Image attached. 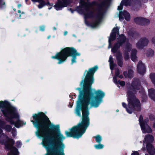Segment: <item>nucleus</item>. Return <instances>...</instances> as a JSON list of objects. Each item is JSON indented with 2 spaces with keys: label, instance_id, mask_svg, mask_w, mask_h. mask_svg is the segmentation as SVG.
I'll return each mask as SVG.
<instances>
[{
  "label": "nucleus",
  "instance_id": "f257e3e1",
  "mask_svg": "<svg viewBox=\"0 0 155 155\" xmlns=\"http://www.w3.org/2000/svg\"><path fill=\"white\" fill-rule=\"evenodd\" d=\"M33 117L35 120L31 121L37 129L36 135L42 138V144L47 150L45 155H64L63 141L65 137L61 133L59 125L51 124L42 112L34 114Z\"/></svg>",
  "mask_w": 155,
  "mask_h": 155
},
{
  "label": "nucleus",
  "instance_id": "f03ea898",
  "mask_svg": "<svg viewBox=\"0 0 155 155\" xmlns=\"http://www.w3.org/2000/svg\"><path fill=\"white\" fill-rule=\"evenodd\" d=\"M90 90H87L84 92L80 93V99L82 101L83 105L82 120L77 126L74 127L70 129V131H65L67 137H72L74 138H78L81 137L85 132L86 129L89 125V114L88 106L97 107L102 101V98L105 95L104 93L101 90L95 91V96Z\"/></svg>",
  "mask_w": 155,
  "mask_h": 155
},
{
  "label": "nucleus",
  "instance_id": "7ed1b4c3",
  "mask_svg": "<svg viewBox=\"0 0 155 155\" xmlns=\"http://www.w3.org/2000/svg\"><path fill=\"white\" fill-rule=\"evenodd\" d=\"M110 0H105L103 2L101 5L98 11L96 14L94 12H91L89 10L90 6V4L85 3L81 0V4L82 5V9H84L82 13L84 15L85 18L93 17L95 20L94 22L92 25L93 27H95L100 22L104 14V9L110 3Z\"/></svg>",
  "mask_w": 155,
  "mask_h": 155
},
{
  "label": "nucleus",
  "instance_id": "20e7f679",
  "mask_svg": "<svg viewBox=\"0 0 155 155\" xmlns=\"http://www.w3.org/2000/svg\"><path fill=\"white\" fill-rule=\"evenodd\" d=\"M3 105L5 109L2 110V111L7 117V120L11 124H14L18 128L25 124V122L19 119V115L15 108L9 107L7 104H3Z\"/></svg>",
  "mask_w": 155,
  "mask_h": 155
},
{
  "label": "nucleus",
  "instance_id": "39448f33",
  "mask_svg": "<svg viewBox=\"0 0 155 155\" xmlns=\"http://www.w3.org/2000/svg\"><path fill=\"white\" fill-rule=\"evenodd\" d=\"M97 66H95L94 67L90 68L87 72V74L85 77L84 81L82 80L81 82L80 85L82 86L84 83V87L82 91H81L80 88H77L76 89L79 91V95L78 100V104H80L81 106L82 113L83 114V105L82 101L80 99V93H84L88 90H90L92 84L94 83L93 76L94 72L97 69Z\"/></svg>",
  "mask_w": 155,
  "mask_h": 155
},
{
  "label": "nucleus",
  "instance_id": "423d86ee",
  "mask_svg": "<svg viewBox=\"0 0 155 155\" xmlns=\"http://www.w3.org/2000/svg\"><path fill=\"white\" fill-rule=\"evenodd\" d=\"M72 55L74 56L73 57L71 60V64L76 62V56H80V53L77 52L75 49L73 48H66L61 51L60 52L57 53L55 56H52L53 58H56L59 60L58 64H61L64 62L68 57Z\"/></svg>",
  "mask_w": 155,
  "mask_h": 155
},
{
  "label": "nucleus",
  "instance_id": "0eeeda50",
  "mask_svg": "<svg viewBox=\"0 0 155 155\" xmlns=\"http://www.w3.org/2000/svg\"><path fill=\"white\" fill-rule=\"evenodd\" d=\"M135 92L134 90L132 89L128 91L127 95L128 104L127 107L125 103L124 102L122 103L123 106L126 109L127 112L130 114L132 113L134 108L138 109L140 106V102L134 96Z\"/></svg>",
  "mask_w": 155,
  "mask_h": 155
},
{
  "label": "nucleus",
  "instance_id": "6e6552de",
  "mask_svg": "<svg viewBox=\"0 0 155 155\" xmlns=\"http://www.w3.org/2000/svg\"><path fill=\"white\" fill-rule=\"evenodd\" d=\"M15 141L12 139L9 138L6 135L2 134L0 137V144H4L6 149H11Z\"/></svg>",
  "mask_w": 155,
  "mask_h": 155
},
{
  "label": "nucleus",
  "instance_id": "1a4fd4ad",
  "mask_svg": "<svg viewBox=\"0 0 155 155\" xmlns=\"http://www.w3.org/2000/svg\"><path fill=\"white\" fill-rule=\"evenodd\" d=\"M148 121V119L146 118L145 119L144 121H143V117L141 115L140 116L139 121L141 129L143 133H150L152 132L151 129L147 124Z\"/></svg>",
  "mask_w": 155,
  "mask_h": 155
},
{
  "label": "nucleus",
  "instance_id": "9d476101",
  "mask_svg": "<svg viewBox=\"0 0 155 155\" xmlns=\"http://www.w3.org/2000/svg\"><path fill=\"white\" fill-rule=\"evenodd\" d=\"M125 40L126 38L123 35L119 36L117 40V42L112 49V52L113 53L117 52L120 47L125 42Z\"/></svg>",
  "mask_w": 155,
  "mask_h": 155
},
{
  "label": "nucleus",
  "instance_id": "9b49d317",
  "mask_svg": "<svg viewBox=\"0 0 155 155\" xmlns=\"http://www.w3.org/2000/svg\"><path fill=\"white\" fill-rule=\"evenodd\" d=\"M119 28L118 27H116V28H114L113 29L112 32L109 38V46L108 48L111 47V42L112 41H114L115 39L116 35H119Z\"/></svg>",
  "mask_w": 155,
  "mask_h": 155
},
{
  "label": "nucleus",
  "instance_id": "f8f14e48",
  "mask_svg": "<svg viewBox=\"0 0 155 155\" xmlns=\"http://www.w3.org/2000/svg\"><path fill=\"white\" fill-rule=\"evenodd\" d=\"M68 4V0H62V1L58 0L54 6L56 10H61L64 7L67 6Z\"/></svg>",
  "mask_w": 155,
  "mask_h": 155
},
{
  "label": "nucleus",
  "instance_id": "ddd939ff",
  "mask_svg": "<svg viewBox=\"0 0 155 155\" xmlns=\"http://www.w3.org/2000/svg\"><path fill=\"white\" fill-rule=\"evenodd\" d=\"M148 43V41L146 38H143L140 39L136 44L137 47L139 48H142L147 45Z\"/></svg>",
  "mask_w": 155,
  "mask_h": 155
},
{
  "label": "nucleus",
  "instance_id": "4468645a",
  "mask_svg": "<svg viewBox=\"0 0 155 155\" xmlns=\"http://www.w3.org/2000/svg\"><path fill=\"white\" fill-rule=\"evenodd\" d=\"M119 18L120 20L124 18L126 20L129 21L130 19V14L126 11L120 12H119Z\"/></svg>",
  "mask_w": 155,
  "mask_h": 155
},
{
  "label": "nucleus",
  "instance_id": "2eb2a0df",
  "mask_svg": "<svg viewBox=\"0 0 155 155\" xmlns=\"http://www.w3.org/2000/svg\"><path fill=\"white\" fill-rule=\"evenodd\" d=\"M134 21L136 23L141 25L147 24L149 22L148 19L143 18L137 17L134 19Z\"/></svg>",
  "mask_w": 155,
  "mask_h": 155
},
{
  "label": "nucleus",
  "instance_id": "dca6fc26",
  "mask_svg": "<svg viewBox=\"0 0 155 155\" xmlns=\"http://www.w3.org/2000/svg\"><path fill=\"white\" fill-rule=\"evenodd\" d=\"M137 71L141 74H143L145 71V67L144 64L141 61H139L137 66Z\"/></svg>",
  "mask_w": 155,
  "mask_h": 155
},
{
  "label": "nucleus",
  "instance_id": "f3484780",
  "mask_svg": "<svg viewBox=\"0 0 155 155\" xmlns=\"http://www.w3.org/2000/svg\"><path fill=\"white\" fill-rule=\"evenodd\" d=\"M131 48V45L130 44H129L126 46L124 49V59L126 60H128L129 58L128 52L130 51Z\"/></svg>",
  "mask_w": 155,
  "mask_h": 155
},
{
  "label": "nucleus",
  "instance_id": "a211bd4d",
  "mask_svg": "<svg viewBox=\"0 0 155 155\" xmlns=\"http://www.w3.org/2000/svg\"><path fill=\"white\" fill-rule=\"evenodd\" d=\"M146 148L148 153L151 155H153L155 153L154 147L151 143L146 144Z\"/></svg>",
  "mask_w": 155,
  "mask_h": 155
},
{
  "label": "nucleus",
  "instance_id": "6ab92c4d",
  "mask_svg": "<svg viewBox=\"0 0 155 155\" xmlns=\"http://www.w3.org/2000/svg\"><path fill=\"white\" fill-rule=\"evenodd\" d=\"M153 140V136L150 135H147L144 138V144H147L150 143L152 142Z\"/></svg>",
  "mask_w": 155,
  "mask_h": 155
},
{
  "label": "nucleus",
  "instance_id": "aec40b11",
  "mask_svg": "<svg viewBox=\"0 0 155 155\" xmlns=\"http://www.w3.org/2000/svg\"><path fill=\"white\" fill-rule=\"evenodd\" d=\"M34 2H38L39 3V4L38 5V7L39 8H41L45 6V5H49L50 6H52V5H50L49 2H48L46 3L45 1L43 0H32Z\"/></svg>",
  "mask_w": 155,
  "mask_h": 155
},
{
  "label": "nucleus",
  "instance_id": "412c9836",
  "mask_svg": "<svg viewBox=\"0 0 155 155\" xmlns=\"http://www.w3.org/2000/svg\"><path fill=\"white\" fill-rule=\"evenodd\" d=\"M116 57L118 65L120 67L122 66L123 63L122 61V58L121 54L120 52H118L117 54Z\"/></svg>",
  "mask_w": 155,
  "mask_h": 155
},
{
  "label": "nucleus",
  "instance_id": "4be33fe9",
  "mask_svg": "<svg viewBox=\"0 0 155 155\" xmlns=\"http://www.w3.org/2000/svg\"><path fill=\"white\" fill-rule=\"evenodd\" d=\"M130 2L129 0H123L120 5L118 6L117 9L119 11L121 10L122 8V6L124 5L126 6L128 5H130Z\"/></svg>",
  "mask_w": 155,
  "mask_h": 155
},
{
  "label": "nucleus",
  "instance_id": "5701e85b",
  "mask_svg": "<svg viewBox=\"0 0 155 155\" xmlns=\"http://www.w3.org/2000/svg\"><path fill=\"white\" fill-rule=\"evenodd\" d=\"M124 74L125 77L130 78L133 76V71L131 70H129L128 72L127 71L124 72Z\"/></svg>",
  "mask_w": 155,
  "mask_h": 155
},
{
  "label": "nucleus",
  "instance_id": "b1692460",
  "mask_svg": "<svg viewBox=\"0 0 155 155\" xmlns=\"http://www.w3.org/2000/svg\"><path fill=\"white\" fill-rule=\"evenodd\" d=\"M137 51L135 49H133L132 51L131 58L132 60L134 61H135L137 59V57L136 55Z\"/></svg>",
  "mask_w": 155,
  "mask_h": 155
},
{
  "label": "nucleus",
  "instance_id": "393cba45",
  "mask_svg": "<svg viewBox=\"0 0 155 155\" xmlns=\"http://www.w3.org/2000/svg\"><path fill=\"white\" fill-rule=\"evenodd\" d=\"M148 91L150 96L155 101V91L153 89H149Z\"/></svg>",
  "mask_w": 155,
  "mask_h": 155
},
{
  "label": "nucleus",
  "instance_id": "a878e982",
  "mask_svg": "<svg viewBox=\"0 0 155 155\" xmlns=\"http://www.w3.org/2000/svg\"><path fill=\"white\" fill-rule=\"evenodd\" d=\"M109 62L110 63V69L112 70L116 66L114 64L113 61V58L111 56H110L109 60Z\"/></svg>",
  "mask_w": 155,
  "mask_h": 155
},
{
  "label": "nucleus",
  "instance_id": "bb28decb",
  "mask_svg": "<svg viewBox=\"0 0 155 155\" xmlns=\"http://www.w3.org/2000/svg\"><path fill=\"white\" fill-rule=\"evenodd\" d=\"M113 80L114 82L117 84H119L122 86H124L125 85V82L124 81H120L119 80L117 81L115 77H113Z\"/></svg>",
  "mask_w": 155,
  "mask_h": 155
},
{
  "label": "nucleus",
  "instance_id": "cd10ccee",
  "mask_svg": "<svg viewBox=\"0 0 155 155\" xmlns=\"http://www.w3.org/2000/svg\"><path fill=\"white\" fill-rule=\"evenodd\" d=\"M132 85L134 89L135 90H138L141 87L137 82H133L132 84Z\"/></svg>",
  "mask_w": 155,
  "mask_h": 155
},
{
  "label": "nucleus",
  "instance_id": "c85d7f7f",
  "mask_svg": "<svg viewBox=\"0 0 155 155\" xmlns=\"http://www.w3.org/2000/svg\"><path fill=\"white\" fill-rule=\"evenodd\" d=\"M150 77L152 82L155 85V74L152 73L150 75Z\"/></svg>",
  "mask_w": 155,
  "mask_h": 155
},
{
  "label": "nucleus",
  "instance_id": "c756f323",
  "mask_svg": "<svg viewBox=\"0 0 155 155\" xmlns=\"http://www.w3.org/2000/svg\"><path fill=\"white\" fill-rule=\"evenodd\" d=\"M75 113L77 115L81 117V109L80 107H77L75 109Z\"/></svg>",
  "mask_w": 155,
  "mask_h": 155
},
{
  "label": "nucleus",
  "instance_id": "7c9ffc66",
  "mask_svg": "<svg viewBox=\"0 0 155 155\" xmlns=\"http://www.w3.org/2000/svg\"><path fill=\"white\" fill-rule=\"evenodd\" d=\"M96 141L97 143H100L101 140V137L99 135H97L95 137Z\"/></svg>",
  "mask_w": 155,
  "mask_h": 155
},
{
  "label": "nucleus",
  "instance_id": "2f4dec72",
  "mask_svg": "<svg viewBox=\"0 0 155 155\" xmlns=\"http://www.w3.org/2000/svg\"><path fill=\"white\" fill-rule=\"evenodd\" d=\"M104 147V145L101 144H99L94 145L95 147L97 149H101L103 148Z\"/></svg>",
  "mask_w": 155,
  "mask_h": 155
},
{
  "label": "nucleus",
  "instance_id": "473e14b6",
  "mask_svg": "<svg viewBox=\"0 0 155 155\" xmlns=\"http://www.w3.org/2000/svg\"><path fill=\"white\" fill-rule=\"evenodd\" d=\"M3 104H6V103L3 102V101H0V108H2L1 110H4L5 108L4 106L3 105Z\"/></svg>",
  "mask_w": 155,
  "mask_h": 155
},
{
  "label": "nucleus",
  "instance_id": "72a5a7b5",
  "mask_svg": "<svg viewBox=\"0 0 155 155\" xmlns=\"http://www.w3.org/2000/svg\"><path fill=\"white\" fill-rule=\"evenodd\" d=\"M154 54V51L152 50H150L148 53V57L152 56Z\"/></svg>",
  "mask_w": 155,
  "mask_h": 155
},
{
  "label": "nucleus",
  "instance_id": "f704fd0d",
  "mask_svg": "<svg viewBox=\"0 0 155 155\" xmlns=\"http://www.w3.org/2000/svg\"><path fill=\"white\" fill-rule=\"evenodd\" d=\"M13 130L12 131V136L14 137H15L17 133V132L15 130V129H13Z\"/></svg>",
  "mask_w": 155,
  "mask_h": 155
},
{
  "label": "nucleus",
  "instance_id": "c9c22d12",
  "mask_svg": "<svg viewBox=\"0 0 155 155\" xmlns=\"http://www.w3.org/2000/svg\"><path fill=\"white\" fill-rule=\"evenodd\" d=\"M21 143L19 141H18L16 143V146L18 147H20L21 145Z\"/></svg>",
  "mask_w": 155,
  "mask_h": 155
},
{
  "label": "nucleus",
  "instance_id": "e433bc0d",
  "mask_svg": "<svg viewBox=\"0 0 155 155\" xmlns=\"http://www.w3.org/2000/svg\"><path fill=\"white\" fill-rule=\"evenodd\" d=\"M6 130L7 131H10L11 130V127L10 125H8L6 127Z\"/></svg>",
  "mask_w": 155,
  "mask_h": 155
},
{
  "label": "nucleus",
  "instance_id": "4c0bfd02",
  "mask_svg": "<svg viewBox=\"0 0 155 155\" xmlns=\"http://www.w3.org/2000/svg\"><path fill=\"white\" fill-rule=\"evenodd\" d=\"M131 155H139V153L137 151H133Z\"/></svg>",
  "mask_w": 155,
  "mask_h": 155
},
{
  "label": "nucleus",
  "instance_id": "58836bf2",
  "mask_svg": "<svg viewBox=\"0 0 155 155\" xmlns=\"http://www.w3.org/2000/svg\"><path fill=\"white\" fill-rule=\"evenodd\" d=\"M119 70L117 69H116V71H115V75L116 76H118L119 75Z\"/></svg>",
  "mask_w": 155,
  "mask_h": 155
},
{
  "label": "nucleus",
  "instance_id": "ea45409f",
  "mask_svg": "<svg viewBox=\"0 0 155 155\" xmlns=\"http://www.w3.org/2000/svg\"><path fill=\"white\" fill-rule=\"evenodd\" d=\"M2 4H3V5H4L5 4V2H2L1 0H0V7H3L1 5Z\"/></svg>",
  "mask_w": 155,
  "mask_h": 155
},
{
  "label": "nucleus",
  "instance_id": "a19ab883",
  "mask_svg": "<svg viewBox=\"0 0 155 155\" xmlns=\"http://www.w3.org/2000/svg\"><path fill=\"white\" fill-rule=\"evenodd\" d=\"M40 30L41 31H44L45 30V27L44 26H41L40 27Z\"/></svg>",
  "mask_w": 155,
  "mask_h": 155
},
{
  "label": "nucleus",
  "instance_id": "79ce46f5",
  "mask_svg": "<svg viewBox=\"0 0 155 155\" xmlns=\"http://www.w3.org/2000/svg\"><path fill=\"white\" fill-rule=\"evenodd\" d=\"M152 41L153 43H155V39L154 38H153L152 39Z\"/></svg>",
  "mask_w": 155,
  "mask_h": 155
},
{
  "label": "nucleus",
  "instance_id": "37998d69",
  "mask_svg": "<svg viewBox=\"0 0 155 155\" xmlns=\"http://www.w3.org/2000/svg\"><path fill=\"white\" fill-rule=\"evenodd\" d=\"M67 33H68V32H67V31H65L64 32V35H66L67 34Z\"/></svg>",
  "mask_w": 155,
  "mask_h": 155
},
{
  "label": "nucleus",
  "instance_id": "c03bdc74",
  "mask_svg": "<svg viewBox=\"0 0 155 155\" xmlns=\"http://www.w3.org/2000/svg\"><path fill=\"white\" fill-rule=\"evenodd\" d=\"M117 76L120 78H123V76L121 75H118Z\"/></svg>",
  "mask_w": 155,
  "mask_h": 155
},
{
  "label": "nucleus",
  "instance_id": "a18cd8bd",
  "mask_svg": "<svg viewBox=\"0 0 155 155\" xmlns=\"http://www.w3.org/2000/svg\"><path fill=\"white\" fill-rule=\"evenodd\" d=\"M15 153H17V151H18V150L17 149H16V148H15Z\"/></svg>",
  "mask_w": 155,
  "mask_h": 155
},
{
  "label": "nucleus",
  "instance_id": "49530a36",
  "mask_svg": "<svg viewBox=\"0 0 155 155\" xmlns=\"http://www.w3.org/2000/svg\"><path fill=\"white\" fill-rule=\"evenodd\" d=\"M18 8H20V7L21 6V4H19L18 5Z\"/></svg>",
  "mask_w": 155,
  "mask_h": 155
},
{
  "label": "nucleus",
  "instance_id": "de8ad7c7",
  "mask_svg": "<svg viewBox=\"0 0 155 155\" xmlns=\"http://www.w3.org/2000/svg\"><path fill=\"white\" fill-rule=\"evenodd\" d=\"M8 155H15V154H14V153H12V154H8Z\"/></svg>",
  "mask_w": 155,
  "mask_h": 155
},
{
  "label": "nucleus",
  "instance_id": "09e8293b",
  "mask_svg": "<svg viewBox=\"0 0 155 155\" xmlns=\"http://www.w3.org/2000/svg\"><path fill=\"white\" fill-rule=\"evenodd\" d=\"M153 127L155 129V124H154L153 125Z\"/></svg>",
  "mask_w": 155,
  "mask_h": 155
},
{
  "label": "nucleus",
  "instance_id": "8fccbe9b",
  "mask_svg": "<svg viewBox=\"0 0 155 155\" xmlns=\"http://www.w3.org/2000/svg\"><path fill=\"white\" fill-rule=\"evenodd\" d=\"M2 132V130L0 128V134Z\"/></svg>",
  "mask_w": 155,
  "mask_h": 155
},
{
  "label": "nucleus",
  "instance_id": "3c124183",
  "mask_svg": "<svg viewBox=\"0 0 155 155\" xmlns=\"http://www.w3.org/2000/svg\"><path fill=\"white\" fill-rule=\"evenodd\" d=\"M50 36H49L48 37V38L49 39L50 38Z\"/></svg>",
  "mask_w": 155,
  "mask_h": 155
},
{
  "label": "nucleus",
  "instance_id": "603ef678",
  "mask_svg": "<svg viewBox=\"0 0 155 155\" xmlns=\"http://www.w3.org/2000/svg\"><path fill=\"white\" fill-rule=\"evenodd\" d=\"M18 13H21V11L20 10H18Z\"/></svg>",
  "mask_w": 155,
  "mask_h": 155
},
{
  "label": "nucleus",
  "instance_id": "864d4df0",
  "mask_svg": "<svg viewBox=\"0 0 155 155\" xmlns=\"http://www.w3.org/2000/svg\"><path fill=\"white\" fill-rule=\"evenodd\" d=\"M53 28H54V30H56V28H55V27H54Z\"/></svg>",
  "mask_w": 155,
  "mask_h": 155
},
{
  "label": "nucleus",
  "instance_id": "5fc2aeb1",
  "mask_svg": "<svg viewBox=\"0 0 155 155\" xmlns=\"http://www.w3.org/2000/svg\"><path fill=\"white\" fill-rule=\"evenodd\" d=\"M51 7H50V8H49L48 9H49V10H50V9H51Z\"/></svg>",
  "mask_w": 155,
  "mask_h": 155
},
{
  "label": "nucleus",
  "instance_id": "6e6d98bb",
  "mask_svg": "<svg viewBox=\"0 0 155 155\" xmlns=\"http://www.w3.org/2000/svg\"><path fill=\"white\" fill-rule=\"evenodd\" d=\"M116 111H117V112H118V110H117Z\"/></svg>",
  "mask_w": 155,
  "mask_h": 155
},
{
  "label": "nucleus",
  "instance_id": "4d7b16f0",
  "mask_svg": "<svg viewBox=\"0 0 155 155\" xmlns=\"http://www.w3.org/2000/svg\"><path fill=\"white\" fill-rule=\"evenodd\" d=\"M73 36H75V35H73Z\"/></svg>",
  "mask_w": 155,
  "mask_h": 155
},
{
  "label": "nucleus",
  "instance_id": "13d9d810",
  "mask_svg": "<svg viewBox=\"0 0 155 155\" xmlns=\"http://www.w3.org/2000/svg\"><path fill=\"white\" fill-rule=\"evenodd\" d=\"M145 155H148L147 154H146Z\"/></svg>",
  "mask_w": 155,
  "mask_h": 155
}]
</instances>
